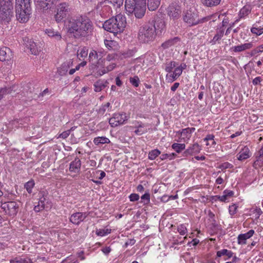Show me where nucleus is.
<instances>
[{"instance_id": "22", "label": "nucleus", "mask_w": 263, "mask_h": 263, "mask_svg": "<svg viewBox=\"0 0 263 263\" xmlns=\"http://www.w3.org/2000/svg\"><path fill=\"white\" fill-rule=\"evenodd\" d=\"M255 232L253 230H249L247 233L240 234L237 237V242L239 245H246V240L251 238L254 234Z\"/></svg>"}, {"instance_id": "51", "label": "nucleus", "mask_w": 263, "mask_h": 263, "mask_svg": "<svg viewBox=\"0 0 263 263\" xmlns=\"http://www.w3.org/2000/svg\"><path fill=\"white\" fill-rule=\"evenodd\" d=\"M30 6V0H16V6Z\"/></svg>"}, {"instance_id": "15", "label": "nucleus", "mask_w": 263, "mask_h": 263, "mask_svg": "<svg viewBox=\"0 0 263 263\" xmlns=\"http://www.w3.org/2000/svg\"><path fill=\"white\" fill-rule=\"evenodd\" d=\"M87 216L88 214L86 212H76L71 215L69 220L73 224L79 225Z\"/></svg>"}, {"instance_id": "57", "label": "nucleus", "mask_w": 263, "mask_h": 263, "mask_svg": "<svg viewBox=\"0 0 263 263\" xmlns=\"http://www.w3.org/2000/svg\"><path fill=\"white\" fill-rule=\"evenodd\" d=\"M134 127L136 128H140L144 127V124L140 121H135L133 122Z\"/></svg>"}, {"instance_id": "49", "label": "nucleus", "mask_w": 263, "mask_h": 263, "mask_svg": "<svg viewBox=\"0 0 263 263\" xmlns=\"http://www.w3.org/2000/svg\"><path fill=\"white\" fill-rule=\"evenodd\" d=\"M129 82L134 86L137 87L139 85L140 80L138 76H134L129 78Z\"/></svg>"}, {"instance_id": "7", "label": "nucleus", "mask_w": 263, "mask_h": 263, "mask_svg": "<svg viewBox=\"0 0 263 263\" xmlns=\"http://www.w3.org/2000/svg\"><path fill=\"white\" fill-rule=\"evenodd\" d=\"M70 8L68 3L63 2L59 4L57 7L54 18L57 23L62 22L68 15Z\"/></svg>"}, {"instance_id": "16", "label": "nucleus", "mask_w": 263, "mask_h": 263, "mask_svg": "<svg viewBox=\"0 0 263 263\" xmlns=\"http://www.w3.org/2000/svg\"><path fill=\"white\" fill-rule=\"evenodd\" d=\"M234 192L231 190H225L223 192L222 196L216 195L212 197V199L215 201L219 200L221 202H227L229 199L233 196Z\"/></svg>"}, {"instance_id": "54", "label": "nucleus", "mask_w": 263, "mask_h": 263, "mask_svg": "<svg viewBox=\"0 0 263 263\" xmlns=\"http://www.w3.org/2000/svg\"><path fill=\"white\" fill-rule=\"evenodd\" d=\"M129 198L130 201L134 202L139 199V196L137 194L133 193L129 196Z\"/></svg>"}, {"instance_id": "55", "label": "nucleus", "mask_w": 263, "mask_h": 263, "mask_svg": "<svg viewBox=\"0 0 263 263\" xmlns=\"http://www.w3.org/2000/svg\"><path fill=\"white\" fill-rule=\"evenodd\" d=\"M141 198V200H143V201H146V203H148L150 201V195L148 192H146L144 195H143Z\"/></svg>"}, {"instance_id": "24", "label": "nucleus", "mask_w": 263, "mask_h": 263, "mask_svg": "<svg viewBox=\"0 0 263 263\" xmlns=\"http://www.w3.org/2000/svg\"><path fill=\"white\" fill-rule=\"evenodd\" d=\"M10 263H33L32 259L26 255L17 256L9 260Z\"/></svg>"}, {"instance_id": "59", "label": "nucleus", "mask_w": 263, "mask_h": 263, "mask_svg": "<svg viewBox=\"0 0 263 263\" xmlns=\"http://www.w3.org/2000/svg\"><path fill=\"white\" fill-rule=\"evenodd\" d=\"M262 81V79L260 77H257L253 80L252 83L254 85H257L260 84Z\"/></svg>"}, {"instance_id": "43", "label": "nucleus", "mask_w": 263, "mask_h": 263, "mask_svg": "<svg viewBox=\"0 0 263 263\" xmlns=\"http://www.w3.org/2000/svg\"><path fill=\"white\" fill-rule=\"evenodd\" d=\"M88 55V49L86 47L80 48L77 52L78 57L82 58H86Z\"/></svg>"}, {"instance_id": "35", "label": "nucleus", "mask_w": 263, "mask_h": 263, "mask_svg": "<svg viewBox=\"0 0 263 263\" xmlns=\"http://www.w3.org/2000/svg\"><path fill=\"white\" fill-rule=\"evenodd\" d=\"M104 44L106 48L109 50H115L117 48L118 44L115 41L104 40Z\"/></svg>"}, {"instance_id": "9", "label": "nucleus", "mask_w": 263, "mask_h": 263, "mask_svg": "<svg viewBox=\"0 0 263 263\" xmlns=\"http://www.w3.org/2000/svg\"><path fill=\"white\" fill-rule=\"evenodd\" d=\"M1 208L5 214L11 217L16 215L19 208V204L16 201L1 202Z\"/></svg>"}, {"instance_id": "29", "label": "nucleus", "mask_w": 263, "mask_h": 263, "mask_svg": "<svg viewBox=\"0 0 263 263\" xmlns=\"http://www.w3.org/2000/svg\"><path fill=\"white\" fill-rule=\"evenodd\" d=\"M251 11V7L250 5H245L239 11V19L245 18Z\"/></svg>"}, {"instance_id": "21", "label": "nucleus", "mask_w": 263, "mask_h": 263, "mask_svg": "<svg viewBox=\"0 0 263 263\" xmlns=\"http://www.w3.org/2000/svg\"><path fill=\"white\" fill-rule=\"evenodd\" d=\"M201 150V146L198 143H194L189 147L183 153V155L185 157L191 156L194 154L200 153Z\"/></svg>"}, {"instance_id": "33", "label": "nucleus", "mask_w": 263, "mask_h": 263, "mask_svg": "<svg viewBox=\"0 0 263 263\" xmlns=\"http://www.w3.org/2000/svg\"><path fill=\"white\" fill-rule=\"evenodd\" d=\"M182 70L179 66L176 67L173 73L170 76V81L173 82L175 81L182 74Z\"/></svg>"}, {"instance_id": "47", "label": "nucleus", "mask_w": 263, "mask_h": 263, "mask_svg": "<svg viewBox=\"0 0 263 263\" xmlns=\"http://www.w3.org/2000/svg\"><path fill=\"white\" fill-rule=\"evenodd\" d=\"M176 66L177 64L175 62L171 61L166 64L165 70L167 72H171L173 69L176 67Z\"/></svg>"}, {"instance_id": "39", "label": "nucleus", "mask_w": 263, "mask_h": 263, "mask_svg": "<svg viewBox=\"0 0 263 263\" xmlns=\"http://www.w3.org/2000/svg\"><path fill=\"white\" fill-rule=\"evenodd\" d=\"M251 32L256 35H260L263 33V26L258 27L256 24H254L251 29Z\"/></svg>"}, {"instance_id": "52", "label": "nucleus", "mask_w": 263, "mask_h": 263, "mask_svg": "<svg viewBox=\"0 0 263 263\" xmlns=\"http://www.w3.org/2000/svg\"><path fill=\"white\" fill-rule=\"evenodd\" d=\"M233 167V164L228 162L222 163L219 166V168L222 170H226L227 168H232Z\"/></svg>"}, {"instance_id": "56", "label": "nucleus", "mask_w": 263, "mask_h": 263, "mask_svg": "<svg viewBox=\"0 0 263 263\" xmlns=\"http://www.w3.org/2000/svg\"><path fill=\"white\" fill-rule=\"evenodd\" d=\"M146 132V129L144 127L137 128L134 132L135 134L137 135H141Z\"/></svg>"}, {"instance_id": "63", "label": "nucleus", "mask_w": 263, "mask_h": 263, "mask_svg": "<svg viewBox=\"0 0 263 263\" xmlns=\"http://www.w3.org/2000/svg\"><path fill=\"white\" fill-rule=\"evenodd\" d=\"M198 189V187H197V186H192V187H188L184 192V195H187L189 193H190V192H192L193 190H194L195 189Z\"/></svg>"}, {"instance_id": "58", "label": "nucleus", "mask_w": 263, "mask_h": 263, "mask_svg": "<svg viewBox=\"0 0 263 263\" xmlns=\"http://www.w3.org/2000/svg\"><path fill=\"white\" fill-rule=\"evenodd\" d=\"M70 133V130H68L66 131H64L59 136V137L61 138L62 139H66L67 138Z\"/></svg>"}, {"instance_id": "37", "label": "nucleus", "mask_w": 263, "mask_h": 263, "mask_svg": "<svg viewBox=\"0 0 263 263\" xmlns=\"http://www.w3.org/2000/svg\"><path fill=\"white\" fill-rule=\"evenodd\" d=\"M224 34V30L223 29H219L218 30H217L216 33L213 37V39L211 41L210 43L212 45H214L216 43V42L220 40L221 37L223 36Z\"/></svg>"}, {"instance_id": "60", "label": "nucleus", "mask_w": 263, "mask_h": 263, "mask_svg": "<svg viewBox=\"0 0 263 263\" xmlns=\"http://www.w3.org/2000/svg\"><path fill=\"white\" fill-rule=\"evenodd\" d=\"M263 51V44L257 47L253 50V54H256Z\"/></svg>"}, {"instance_id": "27", "label": "nucleus", "mask_w": 263, "mask_h": 263, "mask_svg": "<svg viewBox=\"0 0 263 263\" xmlns=\"http://www.w3.org/2000/svg\"><path fill=\"white\" fill-rule=\"evenodd\" d=\"M253 47L252 43H247L235 46L232 47V50L235 52H239L246 50L250 49Z\"/></svg>"}, {"instance_id": "31", "label": "nucleus", "mask_w": 263, "mask_h": 263, "mask_svg": "<svg viewBox=\"0 0 263 263\" xmlns=\"http://www.w3.org/2000/svg\"><path fill=\"white\" fill-rule=\"evenodd\" d=\"M46 198L42 194V196H40V199L38 201L37 204L35 205L34 208V210L36 212H40L43 210L45 208V202Z\"/></svg>"}, {"instance_id": "23", "label": "nucleus", "mask_w": 263, "mask_h": 263, "mask_svg": "<svg viewBox=\"0 0 263 263\" xmlns=\"http://www.w3.org/2000/svg\"><path fill=\"white\" fill-rule=\"evenodd\" d=\"M153 26L155 28V34L161 33L165 28L164 21L160 18L156 20Z\"/></svg>"}, {"instance_id": "53", "label": "nucleus", "mask_w": 263, "mask_h": 263, "mask_svg": "<svg viewBox=\"0 0 263 263\" xmlns=\"http://www.w3.org/2000/svg\"><path fill=\"white\" fill-rule=\"evenodd\" d=\"M237 206L235 204H233L229 206V213L231 215H234L236 213Z\"/></svg>"}, {"instance_id": "19", "label": "nucleus", "mask_w": 263, "mask_h": 263, "mask_svg": "<svg viewBox=\"0 0 263 263\" xmlns=\"http://www.w3.org/2000/svg\"><path fill=\"white\" fill-rule=\"evenodd\" d=\"M251 156V153L248 146H245L242 147L237 155V159L242 161Z\"/></svg>"}, {"instance_id": "3", "label": "nucleus", "mask_w": 263, "mask_h": 263, "mask_svg": "<svg viewBox=\"0 0 263 263\" xmlns=\"http://www.w3.org/2000/svg\"><path fill=\"white\" fill-rule=\"evenodd\" d=\"M146 0H125V8L128 14L134 13L138 18H142L146 11Z\"/></svg>"}, {"instance_id": "2", "label": "nucleus", "mask_w": 263, "mask_h": 263, "mask_svg": "<svg viewBox=\"0 0 263 263\" xmlns=\"http://www.w3.org/2000/svg\"><path fill=\"white\" fill-rule=\"evenodd\" d=\"M126 20L124 15L119 14L106 20L103 24L104 29L114 34L123 31L126 27Z\"/></svg>"}, {"instance_id": "38", "label": "nucleus", "mask_w": 263, "mask_h": 263, "mask_svg": "<svg viewBox=\"0 0 263 263\" xmlns=\"http://www.w3.org/2000/svg\"><path fill=\"white\" fill-rule=\"evenodd\" d=\"M172 148L177 153H180L182 151L185 149V145L184 143H174L172 145Z\"/></svg>"}, {"instance_id": "32", "label": "nucleus", "mask_w": 263, "mask_h": 263, "mask_svg": "<svg viewBox=\"0 0 263 263\" xmlns=\"http://www.w3.org/2000/svg\"><path fill=\"white\" fill-rule=\"evenodd\" d=\"M161 0H147V8L150 11L156 10L160 4Z\"/></svg>"}, {"instance_id": "17", "label": "nucleus", "mask_w": 263, "mask_h": 263, "mask_svg": "<svg viewBox=\"0 0 263 263\" xmlns=\"http://www.w3.org/2000/svg\"><path fill=\"white\" fill-rule=\"evenodd\" d=\"M195 130V128L194 127H187L177 132V133L181 135L184 142H187L192 136V134Z\"/></svg>"}, {"instance_id": "4", "label": "nucleus", "mask_w": 263, "mask_h": 263, "mask_svg": "<svg viewBox=\"0 0 263 263\" xmlns=\"http://www.w3.org/2000/svg\"><path fill=\"white\" fill-rule=\"evenodd\" d=\"M13 0H0V18L8 23L13 16Z\"/></svg>"}, {"instance_id": "8", "label": "nucleus", "mask_w": 263, "mask_h": 263, "mask_svg": "<svg viewBox=\"0 0 263 263\" xmlns=\"http://www.w3.org/2000/svg\"><path fill=\"white\" fill-rule=\"evenodd\" d=\"M16 17L20 23H25L29 20L31 13L30 6H16Z\"/></svg>"}, {"instance_id": "44", "label": "nucleus", "mask_w": 263, "mask_h": 263, "mask_svg": "<svg viewBox=\"0 0 263 263\" xmlns=\"http://www.w3.org/2000/svg\"><path fill=\"white\" fill-rule=\"evenodd\" d=\"M111 233V229H99L96 231V234L99 236H104Z\"/></svg>"}, {"instance_id": "26", "label": "nucleus", "mask_w": 263, "mask_h": 263, "mask_svg": "<svg viewBox=\"0 0 263 263\" xmlns=\"http://www.w3.org/2000/svg\"><path fill=\"white\" fill-rule=\"evenodd\" d=\"M116 65L115 63H112L109 64H107V63L105 62V65L104 66H100L98 72L99 73L100 76H102L109 71L112 70L115 68Z\"/></svg>"}, {"instance_id": "61", "label": "nucleus", "mask_w": 263, "mask_h": 263, "mask_svg": "<svg viewBox=\"0 0 263 263\" xmlns=\"http://www.w3.org/2000/svg\"><path fill=\"white\" fill-rule=\"evenodd\" d=\"M215 136L213 134H208L203 139L204 141L208 142L209 141H212L214 139Z\"/></svg>"}, {"instance_id": "50", "label": "nucleus", "mask_w": 263, "mask_h": 263, "mask_svg": "<svg viewBox=\"0 0 263 263\" xmlns=\"http://www.w3.org/2000/svg\"><path fill=\"white\" fill-rule=\"evenodd\" d=\"M177 231L181 235H184L187 233V229L183 224H180L178 226Z\"/></svg>"}, {"instance_id": "6", "label": "nucleus", "mask_w": 263, "mask_h": 263, "mask_svg": "<svg viewBox=\"0 0 263 263\" xmlns=\"http://www.w3.org/2000/svg\"><path fill=\"white\" fill-rule=\"evenodd\" d=\"M183 20L189 26H195L201 22L197 10L194 7L187 9L183 12Z\"/></svg>"}, {"instance_id": "10", "label": "nucleus", "mask_w": 263, "mask_h": 263, "mask_svg": "<svg viewBox=\"0 0 263 263\" xmlns=\"http://www.w3.org/2000/svg\"><path fill=\"white\" fill-rule=\"evenodd\" d=\"M89 60L92 68H99L105 65V59H101V55L95 50H92L89 53Z\"/></svg>"}, {"instance_id": "12", "label": "nucleus", "mask_w": 263, "mask_h": 263, "mask_svg": "<svg viewBox=\"0 0 263 263\" xmlns=\"http://www.w3.org/2000/svg\"><path fill=\"white\" fill-rule=\"evenodd\" d=\"M59 0H34L36 9L41 11H45L52 8Z\"/></svg>"}, {"instance_id": "28", "label": "nucleus", "mask_w": 263, "mask_h": 263, "mask_svg": "<svg viewBox=\"0 0 263 263\" xmlns=\"http://www.w3.org/2000/svg\"><path fill=\"white\" fill-rule=\"evenodd\" d=\"M108 82L104 80H99L94 84V90L96 92H100L107 87Z\"/></svg>"}, {"instance_id": "11", "label": "nucleus", "mask_w": 263, "mask_h": 263, "mask_svg": "<svg viewBox=\"0 0 263 263\" xmlns=\"http://www.w3.org/2000/svg\"><path fill=\"white\" fill-rule=\"evenodd\" d=\"M166 12L171 18L177 20L181 16L182 10L178 3L173 2L169 5L167 8Z\"/></svg>"}, {"instance_id": "45", "label": "nucleus", "mask_w": 263, "mask_h": 263, "mask_svg": "<svg viewBox=\"0 0 263 263\" xmlns=\"http://www.w3.org/2000/svg\"><path fill=\"white\" fill-rule=\"evenodd\" d=\"M177 155L174 153H172L171 154H163L160 156V158L162 160H164L167 159L171 160L175 159Z\"/></svg>"}, {"instance_id": "62", "label": "nucleus", "mask_w": 263, "mask_h": 263, "mask_svg": "<svg viewBox=\"0 0 263 263\" xmlns=\"http://www.w3.org/2000/svg\"><path fill=\"white\" fill-rule=\"evenodd\" d=\"M115 54H109L107 55L106 58L105 59L106 63L107 62H110L116 58Z\"/></svg>"}, {"instance_id": "48", "label": "nucleus", "mask_w": 263, "mask_h": 263, "mask_svg": "<svg viewBox=\"0 0 263 263\" xmlns=\"http://www.w3.org/2000/svg\"><path fill=\"white\" fill-rule=\"evenodd\" d=\"M34 186V182L33 180H30L25 184V188L26 189L28 193L32 192V189Z\"/></svg>"}, {"instance_id": "25", "label": "nucleus", "mask_w": 263, "mask_h": 263, "mask_svg": "<svg viewBox=\"0 0 263 263\" xmlns=\"http://www.w3.org/2000/svg\"><path fill=\"white\" fill-rule=\"evenodd\" d=\"M45 32L49 37L52 38L55 41H59L62 39L61 33L52 28L46 29Z\"/></svg>"}, {"instance_id": "14", "label": "nucleus", "mask_w": 263, "mask_h": 263, "mask_svg": "<svg viewBox=\"0 0 263 263\" xmlns=\"http://www.w3.org/2000/svg\"><path fill=\"white\" fill-rule=\"evenodd\" d=\"M26 47L30 50L31 53L34 55H37L41 51L40 47L38 46L31 39L25 37L23 40Z\"/></svg>"}, {"instance_id": "1", "label": "nucleus", "mask_w": 263, "mask_h": 263, "mask_svg": "<svg viewBox=\"0 0 263 263\" xmlns=\"http://www.w3.org/2000/svg\"><path fill=\"white\" fill-rule=\"evenodd\" d=\"M67 28L68 32L76 39L88 35L93 29V25L90 19L85 16H80L69 21Z\"/></svg>"}, {"instance_id": "20", "label": "nucleus", "mask_w": 263, "mask_h": 263, "mask_svg": "<svg viewBox=\"0 0 263 263\" xmlns=\"http://www.w3.org/2000/svg\"><path fill=\"white\" fill-rule=\"evenodd\" d=\"M81 161L80 159L76 157L69 164V170L71 173H79L81 170Z\"/></svg>"}, {"instance_id": "41", "label": "nucleus", "mask_w": 263, "mask_h": 263, "mask_svg": "<svg viewBox=\"0 0 263 263\" xmlns=\"http://www.w3.org/2000/svg\"><path fill=\"white\" fill-rule=\"evenodd\" d=\"M221 0H202V4L208 7H213L218 5Z\"/></svg>"}, {"instance_id": "40", "label": "nucleus", "mask_w": 263, "mask_h": 263, "mask_svg": "<svg viewBox=\"0 0 263 263\" xmlns=\"http://www.w3.org/2000/svg\"><path fill=\"white\" fill-rule=\"evenodd\" d=\"M111 106L110 103L109 102L106 104H102L98 110V113L101 115H103L106 110L110 111Z\"/></svg>"}, {"instance_id": "64", "label": "nucleus", "mask_w": 263, "mask_h": 263, "mask_svg": "<svg viewBox=\"0 0 263 263\" xmlns=\"http://www.w3.org/2000/svg\"><path fill=\"white\" fill-rule=\"evenodd\" d=\"M253 212L257 215V218L262 214V212L260 208H256Z\"/></svg>"}, {"instance_id": "18", "label": "nucleus", "mask_w": 263, "mask_h": 263, "mask_svg": "<svg viewBox=\"0 0 263 263\" xmlns=\"http://www.w3.org/2000/svg\"><path fill=\"white\" fill-rule=\"evenodd\" d=\"M12 58L13 54L10 48L5 47L0 49L1 61H8Z\"/></svg>"}, {"instance_id": "46", "label": "nucleus", "mask_w": 263, "mask_h": 263, "mask_svg": "<svg viewBox=\"0 0 263 263\" xmlns=\"http://www.w3.org/2000/svg\"><path fill=\"white\" fill-rule=\"evenodd\" d=\"M15 88V86H13L12 88H2L0 89V100H1L3 96L5 93H11L13 89Z\"/></svg>"}, {"instance_id": "42", "label": "nucleus", "mask_w": 263, "mask_h": 263, "mask_svg": "<svg viewBox=\"0 0 263 263\" xmlns=\"http://www.w3.org/2000/svg\"><path fill=\"white\" fill-rule=\"evenodd\" d=\"M161 152L158 149H154L148 153V158L151 160H155L160 154Z\"/></svg>"}, {"instance_id": "5", "label": "nucleus", "mask_w": 263, "mask_h": 263, "mask_svg": "<svg viewBox=\"0 0 263 263\" xmlns=\"http://www.w3.org/2000/svg\"><path fill=\"white\" fill-rule=\"evenodd\" d=\"M155 36V28H154L153 25H147L140 28L138 38L140 42L147 43L153 41Z\"/></svg>"}, {"instance_id": "13", "label": "nucleus", "mask_w": 263, "mask_h": 263, "mask_svg": "<svg viewBox=\"0 0 263 263\" xmlns=\"http://www.w3.org/2000/svg\"><path fill=\"white\" fill-rule=\"evenodd\" d=\"M128 119L125 113H115L109 119V123L111 127H116L123 124Z\"/></svg>"}, {"instance_id": "36", "label": "nucleus", "mask_w": 263, "mask_h": 263, "mask_svg": "<svg viewBox=\"0 0 263 263\" xmlns=\"http://www.w3.org/2000/svg\"><path fill=\"white\" fill-rule=\"evenodd\" d=\"M233 253L232 251L224 249L220 251H218L216 252V256L217 257H220L222 256L226 255L229 258L233 257Z\"/></svg>"}, {"instance_id": "30", "label": "nucleus", "mask_w": 263, "mask_h": 263, "mask_svg": "<svg viewBox=\"0 0 263 263\" xmlns=\"http://www.w3.org/2000/svg\"><path fill=\"white\" fill-rule=\"evenodd\" d=\"M179 41V39L178 37H175L166 41L162 44L161 46L163 49H167L175 45H176Z\"/></svg>"}, {"instance_id": "34", "label": "nucleus", "mask_w": 263, "mask_h": 263, "mask_svg": "<svg viewBox=\"0 0 263 263\" xmlns=\"http://www.w3.org/2000/svg\"><path fill=\"white\" fill-rule=\"evenodd\" d=\"M110 140L108 138L106 137H97L94 138L93 143L96 145H99L100 144L109 143Z\"/></svg>"}]
</instances>
